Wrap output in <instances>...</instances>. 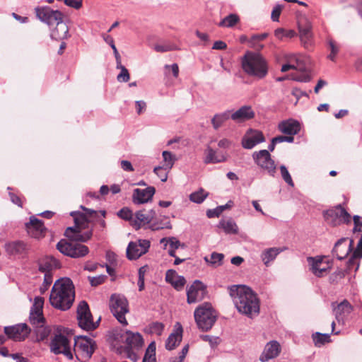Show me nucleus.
<instances>
[{
  "mask_svg": "<svg viewBox=\"0 0 362 362\" xmlns=\"http://www.w3.org/2000/svg\"><path fill=\"white\" fill-rule=\"evenodd\" d=\"M300 39L306 48L313 44V33L310 24H298Z\"/></svg>",
  "mask_w": 362,
  "mask_h": 362,
  "instance_id": "nucleus-30",
  "label": "nucleus"
},
{
  "mask_svg": "<svg viewBox=\"0 0 362 362\" xmlns=\"http://www.w3.org/2000/svg\"><path fill=\"white\" fill-rule=\"evenodd\" d=\"M39 270L43 273H52V271L59 267L57 259L52 257H46L39 261Z\"/></svg>",
  "mask_w": 362,
  "mask_h": 362,
  "instance_id": "nucleus-33",
  "label": "nucleus"
},
{
  "mask_svg": "<svg viewBox=\"0 0 362 362\" xmlns=\"http://www.w3.org/2000/svg\"><path fill=\"white\" fill-rule=\"evenodd\" d=\"M229 118H230V111H226L224 112L215 115L211 119L213 127L215 129H218Z\"/></svg>",
  "mask_w": 362,
  "mask_h": 362,
  "instance_id": "nucleus-42",
  "label": "nucleus"
},
{
  "mask_svg": "<svg viewBox=\"0 0 362 362\" xmlns=\"http://www.w3.org/2000/svg\"><path fill=\"white\" fill-rule=\"evenodd\" d=\"M281 175L284 180L290 186L293 187L294 183L291 176L285 165L280 166Z\"/></svg>",
  "mask_w": 362,
  "mask_h": 362,
  "instance_id": "nucleus-52",
  "label": "nucleus"
},
{
  "mask_svg": "<svg viewBox=\"0 0 362 362\" xmlns=\"http://www.w3.org/2000/svg\"><path fill=\"white\" fill-rule=\"evenodd\" d=\"M146 103L143 100L136 101V108L138 114H141L146 109Z\"/></svg>",
  "mask_w": 362,
  "mask_h": 362,
  "instance_id": "nucleus-63",
  "label": "nucleus"
},
{
  "mask_svg": "<svg viewBox=\"0 0 362 362\" xmlns=\"http://www.w3.org/2000/svg\"><path fill=\"white\" fill-rule=\"evenodd\" d=\"M75 298L74 286L69 278H62L56 281L52 286L49 302L57 309L69 310Z\"/></svg>",
  "mask_w": 362,
  "mask_h": 362,
  "instance_id": "nucleus-2",
  "label": "nucleus"
},
{
  "mask_svg": "<svg viewBox=\"0 0 362 362\" xmlns=\"http://www.w3.org/2000/svg\"><path fill=\"white\" fill-rule=\"evenodd\" d=\"M171 228V223L168 218L158 221L152 222L149 226V228L152 230H158L165 228L170 229Z\"/></svg>",
  "mask_w": 362,
  "mask_h": 362,
  "instance_id": "nucleus-45",
  "label": "nucleus"
},
{
  "mask_svg": "<svg viewBox=\"0 0 362 362\" xmlns=\"http://www.w3.org/2000/svg\"><path fill=\"white\" fill-rule=\"evenodd\" d=\"M205 158L204 163H221L226 160V157L222 153H217L216 151L211 148L210 146H208L204 152Z\"/></svg>",
  "mask_w": 362,
  "mask_h": 362,
  "instance_id": "nucleus-37",
  "label": "nucleus"
},
{
  "mask_svg": "<svg viewBox=\"0 0 362 362\" xmlns=\"http://www.w3.org/2000/svg\"><path fill=\"white\" fill-rule=\"evenodd\" d=\"M110 308L119 323L127 325L125 314L129 313V305L127 298L119 294H113L110 300Z\"/></svg>",
  "mask_w": 362,
  "mask_h": 362,
  "instance_id": "nucleus-6",
  "label": "nucleus"
},
{
  "mask_svg": "<svg viewBox=\"0 0 362 362\" xmlns=\"http://www.w3.org/2000/svg\"><path fill=\"white\" fill-rule=\"evenodd\" d=\"M50 350L54 354H64L67 358L72 359L70 342L68 338L62 334H57L50 343Z\"/></svg>",
  "mask_w": 362,
  "mask_h": 362,
  "instance_id": "nucleus-12",
  "label": "nucleus"
},
{
  "mask_svg": "<svg viewBox=\"0 0 362 362\" xmlns=\"http://www.w3.org/2000/svg\"><path fill=\"white\" fill-rule=\"evenodd\" d=\"M35 328V332L36 334V341L40 342L45 339L50 333V329L43 325L37 326Z\"/></svg>",
  "mask_w": 362,
  "mask_h": 362,
  "instance_id": "nucleus-47",
  "label": "nucleus"
},
{
  "mask_svg": "<svg viewBox=\"0 0 362 362\" xmlns=\"http://www.w3.org/2000/svg\"><path fill=\"white\" fill-rule=\"evenodd\" d=\"M117 69H119L121 72L118 74L117 78L119 82H127L129 80V74L128 70L122 65V62L120 63V66L117 64Z\"/></svg>",
  "mask_w": 362,
  "mask_h": 362,
  "instance_id": "nucleus-51",
  "label": "nucleus"
},
{
  "mask_svg": "<svg viewBox=\"0 0 362 362\" xmlns=\"http://www.w3.org/2000/svg\"><path fill=\"white\" fill-rule=\"evenodd\" d=\"M314 343L316 346H321L325 343L329 341V335L327 334H321L316 332L313 335Z\"/></svg>",
  "mask_w": 362,
  "mask_h": 362,
  "instance_id": "nucleus-50",
  "label": "nucleus"
},
{
  "mask_svg": "<svg viewBox=\"0 0 362 362\" xmlns=\"http://www.w3.org/2000/svg\"><path fill=\"white\" fill-rule=\"evenodd\" d=\"M120 339L126 344L125 350L127 354V358L136 361L137 356L134 352V350H138L142 347L144 344L142 336L139 332L126 331L120 334Z\"/></svg>",
  "mask_w": 362,
  "mask_h": 362,
  "instance_id": "nucleus-5",
  "label": "nucleus"
},
{
  "mask_svg": "<svg viewBox=\"0 0 362 362\" xmlns=\"http://www.w3.org/2000/svg\"><path fill=\"white\" fill-rule=\"evenodd\" d=\"M26 227L28 233L35 238H39L41 236L45 230L42 221L35 217L30 218V222L26 223Z\"/></svg>",
  "mask_w": 362,
  "mask_h": 362,
  "instance_id": "nucleus-32",
  "label": "nucleus"
},
{
  "mask_svg": "<svg viewBox=\"0 0 362 362\" xmlns=\"http://www.w3.org/2000/svg\"><path fill=\"white\" fill-rule=\"evenodd\" d=\"M95 347V341L89 337L78 336L75 338L74 351L77 357L80 356L86 360L90 358Z\"/></svg>",
  "mask_w": 362,
  "mask_h": 362,
  "instance_id": "nucleus-8",
  "label": "nucleus"
},
{
  "mask_svg": "<svg viewBox=\"0 0 362 362\" xmlns=\"http://www.w3.org/2000/svg\"><path fill=\"white\" fill-rule=\"evenodd\" d=\"M240 18L237 14L231 13L225 17L221 23H238Z\"/></svg>",
  "mask_w": 362,
  "mask_h": 362,
  "instance_id": "nucleus-60",
  "label": "nucleus"
},
{
  "mask_svg": "<svg viewBox=\"0 0 362 362\" xmlns=\"http://www.w3.org/2000/svg\"><path fill=\"white\" fill-rule=\"evenodd\" d=\"M362 257V240H359L357 244V248L354 251L351 257L347 262V270L354 269L357 271L359 267V259Z\"/></svg>",
  "mask_w": 362,
  "mask_h": 362,
  "instance_id": "nucleus-35",
  "label": "nucleus"
},
{
  "mask_svg": "<svg viewBox=\"0 0 362 362\" xmlns=\"http://www.w3.org/2000/svg\"><path fill=\"white\" fill-rule=\"evenodd\" d=\"M57 249L64 255L72 258H80L88 255V247L81 243L62 239L57 244Z\"/></svg>",
  "mask_w": 362,
  "mask_h": 362,
  "instance_id": "nucleus-7",
  "label": "nucleus"
},
{
  "mask_svg": "<svg viewBox=\"0 0 362 362\" xmlns=\"http://www.w3.org/2000/svg\"><path fill=\"white\" fill-rule=\"evenodd\" d=\"M165 280L176 290L180 291L186 284V280L182 276H179L175 270L169 269L166 272Z\"/></svg>",
  "mask_w": 362,
  "mask_h": 362,
  "instance_id": "nucleus-29",
  "label": "nucleus"
},
{
  "mask_svg": "<svg viewBox=\"0 0 362 362\" xmlns=\"http://www.w3.org/2000/svg\"><path fill=\"white\" fill-rule=\"evenodd\" d=\"M154 49L158 52H165L175 49V47L170 45H156Z\"/></svg>",
  "mask_w": 362,
  "mask_h": 362,
  "instance_id": "nucleus-58",
  "label": "nucleus"
},
{
  "mask_svg": "<svg viewBox=\"0 0 362 362\" xmlns=\"http://www.w3.org/2000/svg\"><path fill=\"white\" fill-rule=\"evenodd\" d=\"M154 216L155 212L153 210H151L148 214H146L144 210L138 211L134 214V219L132 221V226L136 230H139L147 224H151Z\"/></svg>",
  "mask_w": 362,
  "mask_h": 362,
  "instance_id": "nucleus-21",
  "label": "nucleus"
},
{
  "mask_svg": "<svg viewBox=\"0 0 362 362\" xmlns=\"http://www.w3.org/2000/svg\"><path fill=\"white\" fill-rule=\"evenodd\" d=\"M243 71L249 76L258 79L264 78L268 74V64L265 59L256 52H247L243 60Z\"/></svg>",
  "mask_w": 362,
  "mask_h": 362,
  "instance_id": "nucleus-3",
  "label": "nucleus"
},
{
  "mask_svg": "<svg viewBox=\"0 0 362 362\" xmlns=\"http://www.w3.org/2000/svg\"><path fill=\"white\" fill-rule=\"evenodd\" d=\"M89 280L91 286H96L103 283L104 278L103 276L89 277Z\"/></svg>",
  "mask_w": 362,
  "mask_h": 362,
  "instance_id": "nucleus-62",
  "label": "nucleus"
},
{
  "mask_svg": "<svg viewBox=\"0 0 362 362\" xmlns=\"http://www.w3.org/2000/svg\"><path fill=\"white\" fill-rule=\"evenodd\" d=\"M281 252L280 248L271 247L264 250L261 254V259L264 264L268 267L269 263L275 259L276 256Z\"/></svg>",
  "mask_w": 362,
  "mask_h": 362,
  "instance_id": "nucleus-39",
  "label": "nucleus"
},
{
  "mask_svg": "<svg viewBox=\"0 0 362 362\" xmlns=\"http://www.w3.org/2000/svg\"><path fill=\"white\" fill-rule=\"evenodd\" d=\"M353 240L349 238H341L338 240L334 247L333 254L337 259H343L351 251Z\"/></svg>",
  "mask_w": 362,
  "mask_h": 362,
  "instance_id": "nucleus-23",
  "label": "nucleus"
},
{
  "mask_svg": "<svg viewBox=\"0 0 362 362\" xmlns=\"http://www.w3.org/2000/svg\"><path fill=\"white\" fill-rule=\"evenodd\" d=\"M6 251L11 255H21L26 250V245L21 240L10 242L5 245Z\"/></svg>",
  "mask_w": 362,
  "mask_h": 362,
  "instance_id": "nucleus-36",
  "label": "nucleus"
},
{
  "mask_svg": "<svg viewBox=\"0 0 362 362\" xmlns=\"http://www.w3.org/2000/svg\"><path fill=\"white\" fill-rule=\"evenodd\" d=\"M275 35L279 39H283L284 37L292 38L296 35V33L294 30L291 29L286 30L284 28H278L275 30Z\"/></svg>",
  "mask_w": 362,
  "mask_h": 362,
  "instance_id": "nucleus-49",
  "label": "nucleus"
},
{
  "mask_svg": "<svg viewBox=\"0 0 362 362\" xmlns=\"http://www.w3.org/2000/svg\"><path fill=\"white\" fill-rule=\"evenodd\" d=\"M160 243L164 244L165 247L169 245V248L177 250L180 247H184V244H181L180 242L175 237L163 238L160 240Z\"/></svg>",
  "mask_w": 362,
  "mask_h": 362,
  "instance_id": "nucleus-48",
  "label": "nucleus"
},
{
  "mask_svg": "<svg viewBox=\"0 0 362 362\" xmlns=\"http://www.w3.org/2000/svg\"><path fill=\"white\" fill-rule=\"evenodd\" d=\"M255 163L267 173L274 177L276 173V165L272 159L271 155L267 150L255 151L252 154Z\"/></svg>",
  "mask_w": 362,
  "mask_h": 362,
  "instance_id": "nucleus-11",
  "label": "nucleus"
},
{
  "mask_svg": "<svg viewBox=\"0 0 362 362\" xmlns=\"http://www.w3.org/2000/svg\"><path fill=\"white\" fill-rule=\"evenodd\" d=\"M37 18L44 23H62L63 13L58 10H53L49 6H41L35 8Z\"/></svg>",
  "mask_w": 362,
  "mask_h": 362,
  "instance_id": "nucleus-15",
  "label": "nucleus"
},
{
  "mask_svg": "<svg viewBox=\"0 0 362 362\" xmlns=\"http://www.w3.org/2000/svg\"><path fill=\"white\" fill-rule=\"evenodd\" d=\"M43 300L42 298H35V304L30 310V322L34 327L45 325L44 317L42 316Z\"/></svg>",
  "mask_w": 362,
  "mask_h": 362,
  "instance_id": "nucleus-19",
  "label": "nucleus"
},
{
  "mask_svg": "<svg viewBox=\"0 0 362 362\" xmlns=\"http://www.w3.org/2000/svg\"><path fill=\"white\" fill-rule=\"evenodd\" d=\"M117 215L122 219L130 221L131 223L132 219H134V215L132 214V211L128 208H123L120 209L118 211Z\"/></svg>",
  "mask_w": 362,
  "mask_h": 362,
  "instance_id": "nucleus-53",
  "label": "nucleus"
},
{
  "mask_svg": "<svg viewBox=\"0 0 362 362\" xmlns=\"http://www.w3.org/2000/svg\"><path fill=\"white\" fill-rule=\"evenodd\" d=\"M150 245L148 240L140 239L130 242L127 247V257L130 260L137 259L148 251Z\"/></svg>",
  "mask_w": 362,
  "mask_h": 362,
  "instance_id": "nucleus-14",
  "label": "nucleus"
},
{
  "mask_svg": "<svg viewBox=\"0 0 362 362\" xmlns=\"http://www.w3.org/2000/svg\"><path fill=\"white\" fill-rule=\"evenodd\" d=\"M65 5L69 7L80 9L83 6V0H63Z\"/></svg>",
  "mask_w": 362,
  "mask_h": 362,
  "instance_id": "nucleus-57",
  "label": "nucleus"
},
{
  "mask_svg": "<svg viewBox=\"0 0 362 362\" xmlns=\"http://www.w3.org/2000/svg\"><path fill=\"white\" fill-rule=\"evenodd\" d=\"M156 342H151L146 350V353L142 362H156Z\"/></svg>",
  "mask_w": 362,
  "mask_h": 362,
  "instance_id": "nucleus-43",
  "label": "nucleus"
},
{
  "mask_svg": "<svg viewBox=\"0 0 362 362\" xmlns=\"http://www.w3.org/2000/svg\"><path fill=\"white\" fill-rule=\"evenodd\" d=\"M182 327L180 323H177L175 329L173 333L170 334L165 341V348L168 350H173L182 341Z\"/></svg>",
  "mask_w": 362,
  "mask_h": 362,
  "instance_id": "nucleus-27",
  "label": "nucleus"
},
{
  "mask_svg": "<svg viewBox=\"0 0 362 362\" xmlns=\"http://www.w3.org/2000/svg\"><path fill=\"white\" fill-rule=\"evenodd\" d=\"M163 158V167L165 170H170L176 160L175 156L173 155L171 152L168 151H164L162 153Z\"/></svg>",
  "mask_w": 362,
  "mask_h": 362,
  "instance_id": "nucleus-44",
  "label": "nucleus"
},
{
  "mask_svg": "<svg viewBox=\"0 0 362 362\" xmlns=\"http://www.w3.org/2000/svg\"><path fill=\"white\" fill-rule=\"evenodd\" d=\"M222 213V208L221 207H216L214 209H209L206 211V216L208 218H214V217H218L219 215Z\"/></svg>",
  "mask_w": 362,
  "mask_h": 362,
  "instance_id": "nucleus-59",
  "label": "nucleus"
},
{
  "mask_svg": "<svg viewBox=\"0 0 362 362\" xmlns=\"http://www.w3.org/2000/svg\"><path fill=\"white\" fill-rule=\"evenodd\" d=\"M285 64L282 65L281 71L286 72L290 69H298L300 67L302 61L298 54H286L284 55Z\"/></svg>",
  "mask_w": 362,
  "mask_h": 362,
  "instance_id": "nucleus-28",
  "label": "nucleus"
},
{
  "mask_svg": "<svg viewBox=\"0 0 362 362\" xmlns=\"http://www.w3.org/2000/svg\"><path fill=\"white\" fill-rule=\"evenodd\" d=\"M194 320L199 329L209 330L215 323L217 315L209 303H204L198 306L194 313Z\"/></svg>",
  "mask_w": 362,
  "mask_h": 362,
  "instance_id": "nucleus-4",
  "label": "nucleus"
},
{
  "mask_svg": "<svg viewBox=\"0 0 362 362\" xmlns=\"http://www.w3.org/2000/svg\"><path fill=\"white\" fill-rule=\"evenodd\" d=\"M263 134L258 130H248L242 139V145L244 148L251 149L258 144L264 141Z\"/></svg>",
  "mask_w": 362,
  "mask_h": 362,
  "instance_id": "nucleus-20",
  "label": "nucleus"
},
{
  "mask_svg": "<svg viewBox=\"0 0 362 362\" xmlns=\"http://www.w3.org/2000/svg\"><path fill=\"white\" fill-rule=\"evenodd\" d=\"M51 30V37L57 40L66 38L68 35L69 28L67 24H49Z\"/></svg>",
  "mask_w": 362,
  "mask_h": 362,
  "instance_id": "nucleus-34",
  "label": "nucleus"
},
{
  "mask_svg": "<svg viewBox=\"0 0 362 362\" xmlns=\"http://www.w3.org/2000/svg\"><path fill=\"white\" fill-rule=\"evenodd\" d=\"M77 319L80 327L85 330H92L98 327V322H94L90 312L88 305L85 301H81L77 308Z\"/></svg>",
  "mask_w": 362,
  "mask_h": 362,
  "instance_id": "nucleus-9",
  "label": "nucleus"
},
{
  "mask_svg": "<svg viewBox=\"0 0 362 362\" xmlns=\"http://www.w3.org/2000/svg\"><path fill=\"white\" fill-rule=\"evenodd\" d=\"M74 221H75V226L74 227H69L65 232V235L67 237H71L69 233L74 232L75 233L74 238L76 240H79L81 242H86L88 240H89L92 235L91 231H88L85 233L83 235L80 234L81 229L85 228L83 226L84 224L88 223L87 218L82 215L78 214V216L74 217Z\"/></svg>",
  "mask_w": 362,
  "mask_h": 362,
  "instance_id": "nucleus-13",
  "label": "nucleus"
},
{
  "mask_svg": "<svg viewBox=\"0 0 362 362\" xmlns=\"http://www.w3.org/2000/svg\"><path fill=\"white\" fill-rule=\"evenodd\" d=\"M226 47H227V45H226V42H224L223 41H221V40H218V41H216L214 43L212 48L214 49L221 50V49H226Z\"/></svg>",
  "mask_w": 362,
  "mask_h": 362,
  "instance_id": "nucleus-64",
  "label": "nucleus"
},
{
  "mask_svg": "<svg viewBox=\"0 0 362 362\" xmlns=\"http://www.w3.org/2000/svg\"><path fill=\"white\" fill-rule=\"evenodd\" d=\"M121 168L127 172H133L134 170L132 163L128 160H122L121 161Z\"/></svg>",
  "mask_w": 362,
  "mask_h": 362,
  "instance_id": "nucleus-61",
  "label": "nucleus"
},
{
  "mask_svg": "<svg viewBox=\"0 0 362 362\" xmlns=\"http://www.w3.org/2000/svg\"><path fill=\"white\" fill-rule=\"evenodd\" d=\"M163 328V325L158 322H153L149 325L150 332L157 335H160L162 334Z\"/></svg>",
  "mask_w": 362,
  "mask_h": 362,
  "instance_id": "nucleus-55",
  "label": "nucleus"
},
{
  "mask_svg": "<svg viewBox=\"0 0 362 362\" xmlns=\"http://www.w3.org/2000/svg\"><path fill=\"white\" fill-rule=\"evenodd\" d=\"M168 171L169 170H165L162 166H157L153 169V172L157 175V176L160 179L162 182H165L167 180Z\"/></svg>",
  "mask_w": 362,
  "mask_h": 362,
  "instance_id": "nucleus-54",
  "label": "nucleus"
},
{
  "mask_svg": "<svg viewBox=\"0 0 362 362\" xmlns=\"http://www.w3.org/2000/svg\"><path fill=\"white\" fill-rule=\"evenodd\" d=\"M156 192L153 187H148L146 189L136 188L134 189L132 200L136 204L147 203L152 199Z\"/></svg>",
  "mask_w": 362,
  "mask_h": 362,
  "instance_id": "nucleus-22",
  "label": "nucleus"
},
{
  "mask_svg": "<svg viewBox=\"0 0 362 362\" xmlns=\"http://www.w3.org/2000/svg\"><path fill=\"white\" fill-rule=\"evenodd\" d=\"M327 221L333 226L339 225L342 223L350 221V215L341 206L334 209L329 210L326 214Z\"/></svg>",
  "mask_w": 362,
  "mask_h": 362,
  "instance_id": "nucleus-18",
  "label": "nucleus"
},
{
  "mask_svg": "<svg viewBox=\"0 0 362 362\" xmlns=\"http://www.w3.org/2000/svg\"><path fill=\"white\" fill-rule=\"evenodd\" d=\"M283 9V6L277 4L276 5L271 14V18L274 22H278L279 21V16Z\"/></svg>",
  "mask_w": 362,
  "mask_h": 362,
  "instance_id": "nucleus-56",
  "label": "nucleus"
},
{
  "mask_svg": "<svg viewBox=\"0 0 362 362\" xmlns=\"http://www.w3.org/2000/svg\"><path fill=\"white\" fill-rule=\"evenodd\" d=\"M327 48L329 52L327 54V58L329 60L335 62L337 61V55L339 53L341 49L340 44L332 38H328L327 40Z\"/></svg>",
  "mask_w": 362,
  "mask_h": 362,
  "instance_id": "nucleus-38",
  "label": "nucleus"
},
{
  "mask_svg": "<svg viewBox=\"0 0 362 362\" xmlns=\"http://www.w3.org/2000/svg\"><path fill=\"white\" fill-rule=\"evenodd\" d=\"M4 333L8 338L16 341H21L25 339L30 333V329L25 324H18L13 326L4 327Z\"/></svg>",
  "mask_w": 362,
  "mask_h": 362,
  "instance_id": "nucleus-16",
  "label": "nucleus"
},
{
  "mask_svg": "<svg viewBox=\"0 0 362 362\" xmlns=\"http://www.w3.org/2000/svg\"><path fill=\"white\" fill-rule=\"evenodd\" d=\"M255 117V112L250 106L245 105L230 114V118L237 122H243L252 119Z\"/></svg>",
  "mask_w": 362,
  "mask_h": 362,
  "instance_id": "nucleus-26",
  "label": "nucleus"
},
{
  "mask_svg": "<svg viewBox=\"0 0 362 362\" xmlns=\"http://www.w3.org/2000/svg\"><path fill=\"white\" fill-rule=\"evenodd\" d=\"M206 294V286L199 281H195L187 291V303H194L203 300Z\"/></svg>",
  "mask_w": 362,
  "mask_h": 362,
  "instance_id": "nucleus-17",
  "label": "nucleus"
},
{
  "mask_svg": "<svg viewBox=\"0 0 362 362\" xmlns=\"http://www.w3.org/2000/svg\"><path fill=\"white\" fill-rule=\"evenodd\" d=\"M281 351L280 344L276 341H272L267 344L264 349L259 357L262 362H267L274 358L279 354Z\"/></svg>",
  "mask_w": 362,
  "mask_h": 362,
  "instance_id": "nucleus-24",
  "label": "nucleus"
},
{
  "mask_svg": "<svg viewBox=\"0 0 362 362\" xmlns=\"http://www.w3.org/2000/svg\"><path fill=\"white\" fill-rule=\"evenodd\" d=\"M208 195L209 193L205 192L204 189H203L202 188H201L198 191L192 193L189 195V199L192 202L201 204L205 200Z\"/></svg>",
  "mask_w": 362,
  "mask_h": 362,
  "instance_id": "nucleus-46",
  "label": "nucleus"
},
{
  "mask_svg": "<svg viewBox=\"0 0 362 362\" xmlns=\"http://www.w3.org/2000/svg\"><path fill=\"white\" fill-rule=\"evenodd\" d=\"M230 294L239 313L251 318L259 314V301L250 288L243 285L233 286Z\"/></svg>",
  "mask_w": 362,
  "mask_h": 362,
  "instance_id": "nucleus-1",
  "label": "nucleus"
},
{
  "mask_svg": "<svg viewBox=\"0 0 362 362\" xmlns=\"http://www.w3.org/2000/svg\"><path fill=\"white\" fill-rule=\"evenodd\" d=\"M279 130L286 135H296L300 132V124L292 119L281 122L278 125Z\"/></svg>",
  "mask_w": 362,
  "mask_h": 362,
  "instance_id": "nucleus-25",
  "label": "nucleus"
},
{
  "mask_svg": "<svg viewBox=\"0 0 362 362\" xmlns=\"http://www.w3.org/2000/svg\"><path fill=\"white\" fill-rule=\"evenodd\" d=\"M332 307L336 319L338 322L342 321L344 317L349 315L352 310L351 304L346 300L341 302L337 307H335V303H333Z\"/></svg>",
  "mask_w": 362,
  "mask_h": 362,
  "instance_id": "nucleus-31",
  "label": "nucleus"
},
{
  "mask_svg": "<svg viewBox=\"0 0 362 362\" xmlns=\"http://www.w3.org/2000/svg\"><path fill=\"white\" fill-rule=\"evenodd\" d=\"M224 255L222 253L212 252L210 256H205L204 261L210 266L218 267L223 264Z\"/></svg>",
  "mask_w": 362,
  "mask_h": 362,
  "instance_id": "nucleus-41",
  "label": "nucleus"
},
{
  "mask_svg": "<svg viewBox=\"0 0 362 362\" xmlns=\"http://www.w3.org/2000/svg\"><path fill=\"white\" fill-rule=\"evenodd\" d=\"M307 262L310 271L317 277L327 275L332 268V264L322 256L308 257Z\"/></svg>",
  "mask_w": 362,
  "mask_h": 362,
  "instance_id": "nucleus-10",
  "label": "nucleus"
},
{
  "mask_svg": "<svg viewBox=\"0 0 362 362\" xmlns=\"http://www.w3.org/2000/svg\"><path fill=\"white\" fill-rule=\"evenodd\" d=\"M218 227L222 228L224 232L228 234H237L238 232L237 224L231 218L220 221Z\"/></svg>",
  "mask_w": 362,
  "mask_h": 362,
  "instance_id": "nucleus-40",
  "label": "nucleus"
}]
</instances>
